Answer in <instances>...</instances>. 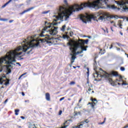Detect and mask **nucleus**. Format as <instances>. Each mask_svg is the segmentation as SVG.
Instances as JSON below:
<instances>
[{"label":"nucleus","instance_id":"f257e3e1","mask_svg":"<svg viewBox=\"0 0 128 128\" xmlns=\"http://www.w3.org/2000/svg\"><path fill=\"white\" fill-rule=\"evenodd\" d=\"M56 24H58V23H54L52 24L46 21L45 22V27H44L41 31L40 36L41 38H44V36H47V37H45L44 38H40L36 44H34V42H36V40L34 39L32 36H28L26 39H25V40L23 41V42H24L25 44H22V46H19V48H18V52L22 50L24 52H26V50H30L28 52L24 54H32V48H38V46L40 48V42L42 44H52V42L51 40L52 38H50L49 34H50V36H56V34H58V28L54 26H56ZM45 32H48V34H44Z\"/></svg>","mask_w":128,"mask_h":128},{"label":"nucleus","instance_id":"f03ea898","mask_svg":"<svg viewBox=\"0 0 128 128\" xmlns=\"http://www.w3.org/2000/svg\"><path fill=\"white\" fill-rule=\"evenodd\" d=\"M108 0H97L94 2H88L85 3H82L80 5L78 4H74L69 8V9L66 11L64 7L60 6L58 9H57L58 16H54L56 19V20H68V18L72 14L76 12L75 10H76L78 12L84 10V8H92L95 10H98L101 8L102 6H106L107 8H110V6L108 4Z\"/></svg>","mask_w":128,"mask_h":128},{"label":"nucleus","instance_id":"7ed1b4c3","mask_svg":"<svg viewBox=\"0 0 128 128\" xmlns=\"http://www.w3.org/2000/svg\"><path fill=\"white\" fill-rule=\"evenodd\" d=\"M20 46H18L15 51H10L8 52L6 56L0 58V72H2V70H4V66H2V64H14V62H16V58H18V56H20L22 54V52H24V51L22 52H20L18 53V48H19Z\"/></svg>","mask_w":128,"mask_h":128},{"label":"nucleus","instance_id":"20e7f679","mask_svg":"<svg viewBox=\"0 0 128 128\" xmlns=\"http://www.w3.org/2000/svg\"><path fill=\"white\" fill-rule=\"evenodd\" d=\"M96 16H94V15H90L86 16L84 15H80L79 18L82 22H84V24H86L87 22H91L92 20H96V22H98V20H108V18H110L108 15L102 12L97 13L96 14ZM96 16H99L98 20L96 18Z\"/></svg>","mask_w":128,"mask_h":128},{"label":"nucleus","instance_id":"39448f33","mask_svg":"<svg viewBox=\"0 0 128 128\" xmlns=\"http://www.w3.org/2000/svg\"><path fill=\"white\" fill-rule=\"evenodd\" d=\"M111 76H120V74H118L116 72H114V71H112L110 74L106 72H104V78H105L106 80H108L109 82H110L112 86H114V81L112 80V79L111 78H110V77Z\"/></svg>","mask_w":128,"mask_h":128},{"label":"nucleus","instance_id":"423d86ee","mask_svg":"<svg viewBox=\"0 0 128 128\" xmlns=\"http://www.w3.org/2000/svg\"><path fill=\"white\" fill-rule=\"evenodd\" d=\"M88 39H86V40H79L78 42H76V44H80L81 46H84V44H88Z\"/></svg>","mask_w":128,"mask_h":128},{"label":"nucleus","instance_id":"0eeeda50","mask_svg":"<svg viewBox=\"0 0 128 128\" xmlns=\"http://www.w3.org/2000/svg\"><path fill=\"white\" fill-rule=\"evenodd\" d=\"M126 4H128V3H125V4L118 3V4L120 6V8H122V10L126 12V10H128V7L126 6Z\"/></svg>","mask_w":128,"mask_h":128},{"label":"nucleus","instance_id":"6e6552de","mask_svg":"<svg viewBox=\"0 0 128 128\" xmlns=\"http://www.w3.org/2000/svg\"><path fill=\"white\" fill-rule=\"evenodd\" d=\"M118 77V78H116L115 81H114V86H116V82H124V80H122V76L119 75Z\"/></svg>","mask_w":128,"mask_h":128},{"label":"nucleus","instance_id":"1a4fd4ad","mask_svg":"<svg viewBox=\"0 0 128 128\" xmlns=\"http://www.w3.org/2000/svg\"><path fill=\"white\" fill-rule=\"evenodd\" d=\"M70 56H71V58H70V62L72 64L74 62V60L76 58V56H74V54L72 53L70 54Z\"/></svg>","mask_w":128,"mask_h":128},{"label":"nucleus","instance_id":"9d476101","mask_svg":"<svg viewBox=\"0 0 128 128\" xmlns=\"http://www.w3.org/2000/svg\"><path fill=\"white\" fill-rule=\"evenodd\" d=\"M76 48H81L82 50H85L86 51L87 50L86 48H84V46H82V45H80V44H76Z\"/></svg>","mask_w":128,"mask_h":128},{"label":"nucleus","instance_id":"9b49d317","mask_svg":"<svg viewBox=\"0 0 128 128\" xmlns=\"http://www.w3.org/2000/svg\"><path fill=\"white\" fill-rule=\"evenodd\" d=\"M72 122V120L70 119V120H66L65 122L64 123V124H63L64 126H67L66 127L68 126H70V122Z\"/></svg>","mask_w":128,"mask_h":128},{"label":"nucleus","instance_id":"f8f14e48","mask_svg":"<svg viewBox=\"0 0 128 128\" xmlns=\"http://www.w3.org/2000/svg\"><path fill=\"white\" fill-rule=\"evenodd\" d=\"M34 7L30 8L26 10H24L22 12L20 13V14H26V12H30V10H34Z\"/></svg>","mask_w":128,"mask_h":128},{"label":"nucleus","instance_id":"ddd939ff","mask_svg":"<svg viewBox=\"0 0 128 128\" xmlns=\"http://www.w3.org/2000/svg\"><path fill=\"white\" fill-rule=\"evenodd\" d=\"M96 56L94 58V70H96V68H98V66H96Z\"/></svg>","mask_w":128,"mask_h":128},{"label":"nucleus","instance_id":"4468645a","mask_svg":"<svg viewBox=\"0 0 128 128\" xmlns=\"http://www.w3.org/2000/svg\"><path fill=\"white\" fill-rule=\"evenodd\" d=\"M46 100H48V102L50 100V93H46Z\"/></svg>","mask_w":128,"mask_h":128},{"label":"nucleus","instance_id":"2eb2a0df","mask_svg":"<svg viewBox=\"0 0 128 128\" xmlns=\"http://www.w3.org/2000/svg\"><path fill=\"white\" fill-rule=\"evenodd\" d=\"M101 30H104V32H106L107 34H108V28H101Z\"/></svg>","mask_w":128,"mask_h":128},{"label":"nucleus","instance_id":"dca6fc26","mask_svg":"<svg viewBox=\"0 0 128 128\" xmlns=\"http://www.w3.org/2000/svg\"><path fill=\"white\" fill-rule=\"evenodd\" d=\"M66 24H64L63 26H62V28H60V30H62V32H64V30H66Z\"/></svg>","mask_w":128,"mask_h":128},{"label":"nucleus","instance_id":"f3484780","mask_svg":"<svg viewBox=\"0 0 128 128\" xmlns=\"http://www.w3.org/2000/svg\"><path fill=\"white\" fill-rule=\"evenodd\" d=\"M90 100H92V102H98V100H96V98H91Z\"/></svg>","mask_w":128,"mask_h":128},{"label":"nucleus","instance_id":"a211bd4d","mask_svg":"<svg viewBox=\"0 0 128 128\" xmlns=\"http://www.w3.org/2000/svg\"><path fill=\"white\" fill-rule=\"evenodd\" d=\"M19 112H20V110H18V109L16 110H15V114H16V116H18Z\"/></svg>","mask_w":128,"mask_h":128},{"label":"nucleus","instance_id":"6ab92c4d","mask_svg":"<svg viewBox=\"0 0 128 128\" xmlns=\"http://www.w3.org/2000/svg\"><path fill=\"white\" fill-rule=\"evenodd\" d=\"M76 84V82H74V81H72V82H71L70 84H69L70 85V86H74V85Z\"/></svg>","mask_w":128,"mask_h":128},{"label":"nucleus","instance_id":"aec40b11","mask_svg":"<svg viewBox=\"0 0 128 128\" xmlns=\"http://www.w3.org/2000/svg\"><path fill=\"white\" fill-rule=\"evenodd\" d=\"M26 72H25L23 74H22L18 78V80H20V78H22V76H26Z\"/></svg>","mask_w":128,"mask_h":128},{"label":"nucleus","instance_id":"412c9836","mask_svg":"<svg viewBox=\"0 0 128 128\" xmlns=\"http://www.w3.org/2000/svg\"><path fill=\"white\" fill-rule=\"evenodd\" d=\"M10 72H12V70L10 69H8L6 74H10Z\"/></svg>","mask_w":128,"mask_h":128},{"label":"nucleus","instance_id":"4be33fe9","mask_svg":"<svg viewBox=\"0 0 128 128\" xmlns=\"http://www.w3.org/2000/svg\"><path fill=\"white\" fill-rule=\"evenodd\" d=\"M48 12H50V10L43 12L42 14H48Z\"/></svg>","mask_w":128,"mask_h":128},{"label":"nucleus","instance_id":"5701e85b","mask_svg":"<svg viewBox=\"0 0 128 128\" xmlns=\"http://www.w3.org/2000/svg\"><path fill=\"white\" fill-rule=\"evenodd\" d=\"M30 128H37L36 126V125L34 124H32V125H30Z\"/></svg>","mask_w":128,"mask_h":128},{"label":"nucleus","instance_id":"b1692460","mask_svg":"<svg viewBox=\"0 0 128 128\" xmlns=\"http://www.w3.org/2000/svg\"><path fill=\"white\" fill-rule=\"evenodd\" d=\"M120 70H122V72H124V70H126V68H124V67H120Z\"/></svg>","mask_w":128,"mask_h":128},{"label":"nucleus","instance_id":"393cba45","mask_svg":"<svg viewBox=\"0 0 128 128\" xmlns=\"http://www.w3.org/2000/svg\"><path fill=\"white\" fill-rule=\"evenodd\" d=\"M72 54H73L74 56H76L78 55V54H76V52H75L74 51H72Z\"/></svg>","mask_w":128,"mask_h":128},{"label":"nucleus","instance_id":"a878e982","mask_svg":"<svg viewBox=\"0 0 128 128\" xmlns=\"http://www.w3.org/2000/svg\"><path fill=\"white\" fill-rule=\"evenodd\" d=\"M0 20H2V22H6L8 20L6 18H0Z\"/></svg>","mask_w":128,"mask_h":128},{"label":"nucleus","instance_id":"bb28decb","mask_svg":"<svg viewBox=\"0 0 128 128\" xmlns=\"http://www.w3.org/2000/svg\"><path fill=\"white\" fill-rule=\"evenodd\" d=\"M112 10H116V9H118V7H116L114 6H112Z\"/></svg>","mask_w":128,"mask_h":128},{"label":"nucleus","instance_id":"cd10ccee","mask_svg":"<svg viewBox=\"0 0 128 128\" xmlns=\"http://www.w3.org/2000/svg\"><path fill=\"white\" fill-rule=\"evenodd\" d=\"M70 36H72V34H74V32L70 31Z\"/></svg>","mask_w":128,"mask_h":128},{"label":"nucleus","instance_id":"c85d7f7f","mask_svg":"<svg viewBox=\"0 0 128 128\" xmlns=\"http://www.w3.org/2000/svg\"><path fill=\"white\" fill-rule=\"evenodd\" d=\"M68 45L69 46H72V44L70 42H68Z\"/></svg>","mask_w":128,"mask_h":128},{"label":"nucleus","instance_id":"c756f323","mask_svg":"<svg viewBox=\"0 0 128 128\" xmlns=\"http://www.w3.org/2000/svg\"><path fill=\"white\" fill-rule=\"evenodd\" d=\"M6 84H10V80L9 79H6Z\"/></svg>","mask_w":128,"mask_h":128},{"label":"nucleus","instance_id":"7c9ffc66","mask_svg":"<svg viewBox=\"0 0 128 128\" xmlns=\"http://www.w3.org/2000/svg\"><path fill=\"white\" fill-rule=\"evenodd\" d=\"M8 102V98L6 99L4 103V104H6Z\"/></svg>","mask_w":128,"mask_h":128},{"label":"nucleus","instance_id":"2f4dec72","mask_svg":"<svg viewBox=\"0 0 128 128\" xmlns=\"http://www.w3.org/2000/svg\"><path fill=\"white\" fill-rule=\"evenodd\" d=\"M6 6H8V4L6 3L4 5H3L2 6V8H6Z\"/></svg>","mask_w":128,"mask_h":128},{"label":"nucleus","instance_id":"473e14b6","mask_svg":"<svg viewBox=\"0 0 128 128\" xmlns=\"http://www.w3.org/2000/svg\"><path fill=\"white\" fill-rule=\"evenodd\" d=\"M113 46H114V44H112L110 45V50H112Z\"/></svg>","mask_w":128,"mask_h":128},{"label":"nucleus","instance_id":"72a5a7b5","mask_svg":"<svg viewBox=\"0 0 128 128\" xmlns=\"http://www.w3.org/2000/svg\"><path fill=\"white\" fill-rule=\"evenodd\" d=\"M91 90H92V88H89L88 90V93L90 94V91Z\"/></svg>","mask_w":128,"mask_h":128},{"label":"nucleus","instance_id":"f704fd0d","mask_svg":"<svg viewBox=\"0 0 128 128\" xmlns=\"http://www.w3.org/2000/svg\"><path fill=\"white\" fill-rule=\"evenodd\" d=\"M12 0H9L7 2H6V4H10V2H12Z\"/></svg>","mask_w":128,"mask_h":128},{"label":"nucleus","instance_id":"c9c22d12","mask_svg":"<svg viewBox=\"0 0 128 128\" xmlns=\"http://www.w3.org/2000/svg\"><path fill=\"white\" fill-rule=\"evenodd\" d=\"M91 107L92 108H94V104H91Z\"/></svg>","mask_w":128,"mask_h":128},{"label":"nucleus","instance_id":"e433bc0d","mask_svg":"<svg viewBox=\"0 0 128 128\" xmlns=\"http://www.w3.org/2000/svg\"><path fill=\"white\" fill-rule=\"evenodd\" d=\"M64 100V97L60 99V102H62V100Z\"/></svg>","mask_w":128,"mask_h":128},{"label":"nucleus","instance_id":"4c0bfd02","mask_svg":"<svg viewBox=\"0 0 128 128\" xmlns=\"http://www.w3.org/2000/svg\"><path fill=\"white\" fill-rule=\"evenodd\" d=\"M70 50H71L72 52V51H73L72 50H74V48H72V46H70Z\"/></svg>","mask_w":128,"mask_h":128},{"label":"nucleus","instance_id":"58836bf2","mask_svg":"<svg viewBox=\"0 0 128 128\" xmlns=\"http://www.w3.org/2000/svg\"><path fill=\"white\" fill-rule=\"evenodd\" d=\"M87 74H88V76H90V71H88L86 72Z\"/></svg>","mask_w":128,"mask_h":128},{"label":"nucleus","instance_id":"ea45409f","mask_svg":"<svg viewBox=\"0 0 128 128\" xmlns=\"http://www.w3.org/2000/svg\"><path fill=\"white\" fill-rule=\"evenodd\" d=\"M62 111L60 110V111L59 112V113H58L59 116H60V114H62Z\"/></svg>","mask_w":128,"mask_h":128},{"label":"nucleus","instance_id":"a19ab883","mask_svg":"<svg viewBox=\"0 0 128 128\" xmlns=\"http://www.w3.org/2000/svg\"><path fill=\"white\" fill-rule=\"evenodd\" d=\"M122 86H126V85H128V84H126V83H122Z\"/></svg>","mask_w":128,"mask_h":128},{"label":"nucleus","instance_id":"79ce46f5","mask_svg":"<svg viewBox=\"0 0 128 128\" xmlns=\"http://www.w3.org/2000/svg\"><path fill=\"white\" fill-rule=\"evenodd\" d=\"M64 4H68V0H64Z\"/></svg>","mask_w":128,"mask_h":128},{"label":"nucleus","instance_id":"37998d69","mask_svg":"<svg viewBox=\"0 0 128 128\" xmlns=\"http://www.w3.org/2000/svg\"><path fill=\"white\" fill-rule=\"evenodd\" d=\"M92 104H94V106H95L96 104H98V102H92Z\"/></svg>","mask_w":128,"mask_h":128},{"label":"nucleus","instance_id":"c03bdc74","mask_svg":"<svg viewBox=\"0 0 128 128\" xmlns=\"http://www.w3.org/2000/svg\"><path fill=\"white\" fill-rule=\"evenodd\" d=\"M62 38H68V36H66L64 35L62 36Z\"/></svg>","mask_w":128,"mask_h":128},{"label":"nucleus","instance_id":"a18cd8bd","mask_svg":"<svg viewBox=\"0 0 128 128\" xmlns=\"http://www.w3.org/2000/svg\"><path fill=\"white\" fill-rule=\"evenodd\" d=\"M16 64H18V66H22V65L20 64V62H16Z\"/></svg>","mask_w":128,"mask_h":128},{"label":"nucleus","instance_id":"49530a36","mask_svg":"<svg viewBox=\"0 0 128 128\" xmlns=\"http://www.w3.org/2000/svg\"><path fill=\"white\" fill-rule=\"evenodd\" d=\"M20 118H22V120H24V118H26L24 116H21Z\"/></svg>","mask_w":128,"mask_h":128},{"label":"nucleus","instance_id":"de8ad7c7","mask_svg":"<svg viewBox=\"0 0 128 128\" xmlns=\"http://www.w3.org/2000/svg\"><path fill=\"white\" fill-rule=\"evenodd\" d=\"M116 44H117L118 46H120L122 45V44H120V43H118V42H116Z\"/></svg>","mask_w":128,"mask_h":128},{"label":"nucleus","instance_id":"09e8293b","mask_svg":"<svg viewBox=\"0 0 128 128\" xmlns=\"http://www.w3.org/2000/svg\"><path fill=\"white\" fill-rule=\"evenodd\" d=\"M119 26H120V28H122V24H119Z\"/></svg>","mask_w":128,"mask_h":128},{"label":"nucleus","instance_id":"8fccbe9b","mask_svg":"<svg viewBox=\"0 0 128 128\" xmlns=\"http://www.w3.org/2000/svg\"><path fill=\"white\" fill-rule=\"evenodd\" d=\"M104 124V120L102 122L99 123V124Z\"/></svg>","mask_w":128,"mask_h":128},{"label":"nucleus","instance_id":"3c124183","mask_svg":"<svg viewBox=\"0 0 128 128\" xmlns=\"http://www.w3.org/2000/svg\"><path fill=\"white\" fill-rule=\"evenodd\" d=\"M12 22H14V20H10L9 21V22H10V24H12Z\"/></svg>","mask_w":128,"mask_h":128},{"label":"nucleus","instance_id":"603ef678","mask_svg":"<svg viewBox=\"0 0 128 128\" xmlns=\"http://www.w3.org/2000/svg\"><path fill=\"white\" fill-rule=\"evenodd\" d=\"M76 54H80V52H76Z\"/></svg>","mask_w":128,"mask_h":128},{"label":"nucleus","instance_id":"864d4df0","mask_svg":"<svg viewBox=\"0 0 128 128\" xmlns=\"http://www.w3.org/2000/svg\"><path fill=\"white\" fill-rule=\"evenodd\" d=\"M22 96H24V92H22Z\"/></svg>","mask_w":128,"mask_h":128},{"label":"nucleus","instance_id":"5fc2aeb1","mask_svg":"<svg viewBox=\"0 0 128 128\" xmlns=\"http://www.w3.org/2000/svg\"><path fill=\"white\" fill-rule=\"evenodd\" d=\"M87 84H90V82H88V78H87Z\"/></svg>","mask_w":128,"mask_h":128},{"label":"nucleus","instance_id":"6e6d98bb","mask_svg":"<svg viewBox=\"0 0 128 128\" xmlns=\"http://www.w3.org/2000/svg\"><path fill=\"white\" fill-rule=\"evenodd\" d=\"M84 50H82H82L80 51V54H82Z\"/></svg>","mask_w":128,"mask_h":128},{"label":"nucleus","instance_id":"4d7b16f0","mask_svg":"<svg viewBox=\"0 0 128 128\" xmlns=\"http://www.w3.org/2000/svg\"><path fill=\"white\" fill-rule=\"evenodd\" d=\"M88 38H92V36H88Z\"/></svg>","mask_w":128,"mask_h":128},{"label":"nucleus","instance_id":"13d9d810","mask_svg":"<svg viewBox=\"0 0 128 128\" xmlns=\"http://www.w3.org/2000/svg\"><path fill=\"white\" fill-rule=\"evenodd\" d=\"M117 50H120V48H117Z\"/></svg>","mask_w":128,"mask_h":128},{"label":"nucleus","instance_id":"bf43d9fd","mask_svg":"<svg viewBox=\"0 0 128 128\" xmlns=\"http://www.w3.org/2000/svg\"><path fill=\"white\" fill-rule=\"evenodd\" d=\"M72 68H76L77 66H73Z\"/></svg>","mask_w":128,"mask_h":128},{"label":"nucleus","instance_id":"052dcab7","mask_svg":"<svg viewBox=\"0 0 128 128\" xmlns=\"http://www.w3.org/2000/svg\"><path fill=\"white\" fill-rule=\"evenodd\" d=\"M92 102H89L88 103V104H91V105H92Z\"/></svg>","mask_w":128,"mask_h":128},{"label":"nucleus","instance_id":"680f3d73","mask_svg":"<svg viewBox=\"0 0 128 128\" xmlns=\"http://www.w3.org/2000/svg\"><path fill=\"white\" fill-rule=\"evenodd\" d=\"M110 22H111V24H114V21H112Z\"/></svg>","mask_w":128,"mask_h":128},{"label":"nucleus","instance_id":"e2e57ef3","mask_svg":"<svg viewBox=\"0 0 128 128\" xmlns=\"http://www.w3.org/2000/svg\"><path fill=\"white\" fill-rule=\"evenodd\" d=\"M110 29L112 30V32H114V30H112V27H110Z\"/></svg>","mask_w":128,"mask_h":128},{"label":"nucleus","instance_id":"0e129e2a","mask_svg":"<svg viewBox=\"0 0 128 128\" xmlns=\"http://www.w3.org/2000/svg\"><path fill=\"white\" fill-rule=\"evenodd\" d=\"M120 34H121V36H123L122 32H120Z\"/></svg>","mask_w":128,"mask_h":128},{"label":"nucleus","instance_id":"69168bd1","mask_svg":"<svg viewBox=\"0 0 128 128\" xmlns=\"http://www.w3.org/2000/svg\"><path fill=\"white\" fill-rule=\"evenodd\" d=\"M118 86H120L121 84H120V83L118 82Z\"/></svg>","mask_w":128,"mask_h":128},{"label":"nucleus","instance_id":"338daca9","mask_svg":"<svg viewBox=\"0 0 128 128\" xmlns=\"http://www.w3.org/2000/svg\"><path fill=\"white\" fill-rule=\"evenodd\" d=\"M72 63H71V64H70V68H72Z\"/></svg>","mask_w":128,"mask_h":128},{"label":"nucleus","instance_id":"774afa93","mask_svg":"<svg viewBox=\"0 0 128 128\" xmlns=\"http://www.w3.org/2000/svg\"><path fill=\"white\" fill-rule=\"evenodd\" d=\"M126 20L127 22H128V18H126Z\"/></svg>","mask_w":128,"mask_h":128}]
</instances>
